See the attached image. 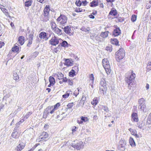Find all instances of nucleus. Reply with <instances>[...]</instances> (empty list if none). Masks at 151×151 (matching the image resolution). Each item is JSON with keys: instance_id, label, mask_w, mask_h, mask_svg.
Instances as JSON below:
<instances>
[{"instance_id": "69168bd1", "label": "nucleus", "mask_w": 151, "mask_h": 151, "mask_svg": "<svg viewBox=\"0 0 151 151\" xmlns=\"http://www.w3.org/2000/svg\"><path fill=\"white\" fill-rule=\"evenodd\" d=\"M88 17L91 19H93L95 18L94 16L92 14H90L88 15Z\"/></svg>"}, {"instance_id": "13d9d810", "label": "nucleus", "mask_w": 151, "mask_h": 151, "mask_svg": "<svg viewBox=\"0 0 151 151\" xmlns=\"http://www.w3.org/2000/svg\"><path fill=\"white\" fill-rule=\"evenodd\" d=\"M103 109L104 110V111L107 112L109 111V110L108 107L106 106H103Z\"/></svg>"}, {"instance_id": "603ef678", "label": "nucleus", "mask_w": 151, "mask_h": 151, "mask_svg": "<svg viewBox=\"0 0 151 151\" xmlns=\"http://www.w3.org/2000/svg\"><path fill=\"white\" fill-rule=\"evenodd\" d=\"M96 38V40L98 42H102L103 41V39L101 38L99 36H97Z\"/></svg>"}, {"instance_id": "412c9836", "label": "nucleus", "mask_w": 151, "mask_h": 151, "mask_svg": "<svg viewBox=\"0 0 151 151\" xmlns=\"http://www.w3.org/2000/svg\"><path fill=\"white\" fill-rule=\"evenodd\" d=\"M110 42L111 43L116 46H119V42L118 40L116 38H111L110 39Z\"/></svg>"}, {"instance_id": "6e6552de", "label": "nucleus", "mask_w": 151, "mask_h": 151, "mask_svg": "<svg viewBox=\"0 0 151 151\" xmlns=\"http://www.w3.org/2000/svg\"><path fill=\"white\" fill-rule=\"evenodd\" d=\"M49 134L47 132H43L37 139L36 141L39 142L42 141H46L47 140Z\"/></svg>"}, {"instance_id": "5701e85b", "label": "nucleus", "mask_w": 151, "mask_h": 151, "mask_svg": "<svg viewBox=\"0 0 151 151\" xmlns=\"http://www.w3.org/2000/svg\"><path fill=\"white\" fill-rule=\"evenodd\" d=\"M25 146V145L24 143L23 144H19L15 148V150L17 151H21L24 148Z\"/></svg>"}, {"instance_id": "0eeeda50", "label": "nucleus", "mask_w": 151, "mask_h": 151, "mask_svg": "<svg viewBox=\"0 0 151 151\" xmlns=\"http://www.w3.org/2000/svg\"><path fill=\"white\" fill-rule=\"evenodd\" d=\"M67 20V18L65 15L61 14L56 20L60 25L64 26L66 23Z\"/></svg>"}, {"instance_id": "c03bdc74", "label": "nucleus", "mask_w": 151, "mask_h": 151, "mask_svg": "<svg viewBox=\"0 0 151 151\" xmlns=\"http://www.w3.org/2000/svg\"><path fill=\"white\" fill-rule=\"evenodd\" d=\"M75 104L74 103H68L67 105V108L68 109H70L72 108L73 106H74Z\"/></svg>"}, {"instance_id": "cd10ccee", "label": "nucleus", "mask_w": 151, "mask_h": 151, "mask_svg": "<svg viewBox=\"0 0 151 151\" xmlns=\"http://www.w3.org/2000/svg\"><path fill=\"white\" fill-rule=\"evenodd\" d=\"M64 31L67 34L70 35L71 33V27H70L67 26L64 28Z\"/></svg>"}, {"instance_id": "7c9ffc66", "label": "nucleus", "mask_w": 151, "mask_h": 151, "mask_svg": "<svg viewBox=\"0 0 151 151\" xmlns=\"http://www.w3.org/2000/svg\"><path fill=\"white\" fill-rule=\"evenodd\" d=\"M98 102L99 101L98 98L95 97L91 101V103L92 104L95 106L98 104Z\"/></svg>"}, {"instance_id": "6ab92c4d", "label": "nucleus", "mask_w": 151, "mask_h": 151, "mask_svg": "<svg viewBox=\"0 0 151 151\" xmlns=\"http://www.w3.org/2000/svg\"><path fill=\"white\" fill-rule=\"evenodd\" d=\"M118 14L117 10L115 8L112 9L110 12L109 15L111 16H116Z\"/></svg>"}, {"instance_id": "4be33fe9", "label": "nucleus", "mask_w": 151, "mask_h": 151, "mask_svg": "<svg viewBox=\"0 0 151 151\" xmlns=\"http://www.w3.org/2000/svg\"><path fill=\"white\" fill-rule=\"evenodd\" d=\"M25 37L22 36H19L18 38L19 43L21 45H22L24 42Z\"/></svg>"}, {"instance_id": "f3484780", "label": "nucleus", "mask_w": 151, "mask_h": 151, "mask_svg": "<svg viewBox=\"0 0 151 151\" xmlns=\"http://www.w3.org/2000/svg\"><path fill=\"white\" fill-rule=\"evenodd\" d=\"M121 33V31L119 27H116L115 29L113 32V35L114 37H116L119 35Z\"/></svg>"}, {"instance_id": "9b49d317", "label": "nucleus", "mask_w": 151, "mask_h": 151, "mask_svg": "<svg viewBox=\"0 0 151 151\" xmlns=\"http://www.w3.org/2000/svg\"><path fill=\"white\" fill-rule=\"evenodd\" d=\"M128 84V88L130 90H134L136 87V84L133 81H125Z\"/></svg>"}, {"instance_id": "a19ab883", "label": "nucleus", "mask_w": 151, "mask_h": 151, "mask_svg": "<svg viewBox=\"0 0 151 151\" xmlns=\"http://www.w3.org/2000/svg\"><path fill=\"white\" fill-rule=\"evenodd\" d=\"M32 113L31 112H27L26 114L24 116V119H28L29 116L32 114Z\"/></svg>"}, {"instance_id": "1a4fd4ad", "label": "nucleus", "mask_w": 151, "mask_h": 151, "mask_svg": "<svg viewBox=\"0 0 151 151\" xmlns=\"http://www.w3.org/2000/svg\"><path fill=\"white\" fill-rule=\"evenodd\" d=\"M138 103L139 104V108L141 111H144V110L146 109V106L145 103V100L143 98H141L139 99Z\"/></svg>"}, {"instance_id": "72a5a7b5", "label": "nucleus", "mask_w": 151, "mask_h": 151, "mask_svg": "<svg viewBox=\"0 0 151 151\" xmlns=\"http://www.w3.org/2000/svg\"><path fill=\"white\" fill-rule=\"evenodd\" d=\"M12 137L14 138H18L19 137L18 132L17 131L13 132L12 134Z\"/></svg>"}, {"instance_id": "864d4df0", "label": "nucleus", "mask_w": 151, "mask_h": 151, "mask_svg": "<svg viewBox=\"0 0 151 151\" xmlns=\"http://www.w3.org/2000/svg\"><path fill=\"white\" fill-rule=\"evenodd\" d=\"M81 3L82 5L83 6H86L88 3V2L86 0H82Z\"/></svg>"}, {"instance_id": "2f4dec72", "label": "nucleus", "mask_w": 151, "mask_h": 151, "mask_svg": "<svg viewBox=\"0 0 151 151\" xmlns=\"http://www.w3.org/2000/svg\"><path fill=\"white\" fill-rule=\"evenodd\" d=\"M1 11L6 16L10 18L11 17L9 13L8 12L7 9L6 8H4L2 9Z\"/></svg>"}, {"instance_id": "7ed1b4c3", "label": "nucleus", "mask_w": 151, "mask_h": 151, "mask_svg": "<svg viewBox=\"0 0 151 151\" xmlns=\"http://www.w3.org/2000/svg\"><path fill=\"white\" fill-rule=\"evenodd\" d=\"M53 76L54 77L57 76L58 79L59 80H62L59 81V83L60 84L66 83L67 81L68 78L66 77H64V75L60 72H57L55 73H54Z\"/></svg>"}, {"instance_id": "f8f14e48", "label": "nucleus", "mask_w": 151, "mask_h": 151, "mask_svg": "<svg viewBox=\"0 0 151 151\" xmlns=\"http://www.w3.org/2000/svg\"><path fill=\"white\" fill-rule=\"evenodd\" d=\"M119 148L120 150L124 151L125 150V146L126 145V142L124 139H121L119 142Z\"/></svg>"}, {"instance_id": "0e129e2a", "label": "nucleus", "mask_w": 151, "mask_h": 151, "mask_svg": "<svg viewBox=\"0 0 151 151\" xmlns=\"http://www.w3.org/2000/svg\"><path fill=\"white\" fill-rule=\"evenodd\" d=\"M76 127L74 126L73 127V129L72 130V132H75L76 131V129H77Z\"/></svg>"}, {"instance_id": "c85d7f7f", "label": "nucleus", "mask_w": 151, "mask_h": 151, "mask_svg": "<svg viewBox=\"0 0 151 151\" xmlns=\"http://www.w3.org/2000/svg\"><path fill=\"white\" fill-rule=\"evenodd\" d=\"M129 142L132 147H135L136 144L133 139L131 137H130L129 139Z\"/></svg>"}, {"instance_id": "bb28decb", "label": "nucleus", "mask_w": 151, "mask_h": 151, "mask_svg": "<svg viewBox=\"0 0 151 151\" xmlns=\"http://www.w3.org/2000/svg\"><path fill=\"white\" fill-rule=\"evenodd\" d=\"M12 51L14 52H16L18 53L19 52V47L14 45V46L12 48Z\"/></svg>"}, {"instance_id": "4468645a", "label": "nucleus", "mask_w": 151, "mask_h": 151, "mask_svg": "<svg viewBox=\"0 0 151 151\" xmlns=\"http://www.w3.org/2000/svg\"><path fill=\"white\" fill-rule=\"evenodd\" d=\"M81 121H79L78 120L77 121V123L79 124H82L83 122H88L89 118L87 117L81 116L80 117Z\"/></svg>"}, {"instance_id": "79ce46f5", "label": "nucleus", "mask_w": 151, "mask_h": 151, "mask_svg": "<svg viewBox=\"0 0 151 151\" xmlns=\"http://www.w3.org/2000/svg\"><path fill=\"white\" fill-rule=\"evenodd\" d=\"M124 19L123 18L121 17H119L116 18V21L117 22H122L124 21Z\"/></svg>"}, {"instance_id": "aec40b11", "label": "nucleus", "mask_w": 151, "mask_h": 151, "mask_svg": "<svg viewBox=\"0 0 151 151\" xmlns=\"http://www.w3.org/2000/svg\"><path fill=\"white\" fill-rule=\"evenodd\" d=\"M129 131L130 132L131 134L134 136L136 138L139 137V135L137 134V132L136 130L130 128L129 129Z\"/></svg>"}, {"instance_id": "c756f323", "label": "nucleus", "mask_w": 151, "mask_h": 151, "mask_svg": "<svg viewBox=\"0 0 151 151\" xmlns=\"http://www.w3.org/2000/svg\"><path fill=\"white\" fill-rule=\"evenodd\" d=\"M33 1H23L24 2V5L26 7H29L31 6L32 4Z\"/></svg>"}, {"instance_id": "473e14b6", "label": "nucleus", "mask_w": 151, "mask_h": 151, "mask_svg": "<svg viewBox=\"0 0 151 151\" xmlns=\"http://www.w3.org/2000/svg\"><path fill=\"white\" fill-rule=\"evenodd\" d=\"M46 34L45 32H41L39 35V37L40 39H44L46 37Z\"/></svg>"}, {"instance_id": "4c0bfd02", "label": "nucleus", "mask_w": 151, "mask_h": 151, "mask_svg": "<svg viewBox=\"0 0 151 151\" xmlns=\"http://www.w3.org/2000/svg\"><path fill=\"white\" fill-rule=\"evenodd\" d=\"M70 91H66L65 94L63 95V97L65 99L68 98L70 96Z\"/></svg>"}, {"instance_id": "b1692460", "label": "nucleus", "mask_w": 151, "mask_h": 151, "mask_svg": "<svg viewBox=\"0 0 151 151\" xmlns=\"http://www.w3.org/2000/svg\"><path fill=\"white\" fill-rule=\"evenodd\" d=\"M52 30L54 32L58 35H60L62 34L61 29H59L57 27Z\"/></svg>"}, {"instance_id": "37998d69", "label": "nucleus", "mask_w": 151, "mask_h": 151, "mask_svg": "<svg viewBox=\"0 0 151 151\" xmlns=\"http://www.w3.org/2000/svg\"><path fill=\"white\" fill-rule=\"evenodd\" d=\"M68 44L67 42L66 41H64L61 44V46L64 47H68Z\"/></svg>"}, {"instance_id": "3c124183", "label": "nucleus", "mask_w": 151, "mask_h": 151, "mask_svg": "<svg viewBox=\"0 0 151 151\" xmlns=\"http://www.w3.org/2000/svg\"><path fill=\"white\" fill-rule=\"evenodd\" d=\"M76 4L78 6H80L82 5L81 1L79 0L78 1H76Z\"/></svg>"}, {"instance_id": "8fccbe9b", "label": "nucleus", "mask_w": 151, "mask_h": 151, "mask_svg": "<svg viewBox=\"0 0 151 151\" xmlns=\"http://www.w3.org/2000/svg\"><path fill=\"white\" fill-rule=\"evenodd\" d=\"M106 50L110 52H111L112 50V46L111 45L107 46L106 47Z\"/></svg>"}, {"instance_id": "49530a36", "label": "nucleus", "mask_w": 151, "mask_h": 151, "mask_svg": "<svg viewBox=\"0 0 151 151\" xmlns=\"http://www.w3.org/2000/svg\"><path fill=\"white\" fill-rule=\"evenodd\" d=\"M68 82V85L69 86H72L73 85V80H70L68 79L67 81Z\"/></svg>"}, {"instance_id": "39448f33", "label": "nucleus", "mask_w": 151, "mask_h": 151, "mask_svg": "<svg viewBox=\"0 0 151 151\" xmlns=\"http://www.w3.org/2000/svg\"><path fill=\"white\" fill-rule=\"evenodd\" d=\"M124 50L122 48L120 49L115 53L116 60L119 62L120 60L122 59L124 57Z\"/></svg>"}, {"instance_id": "9d476101", "label": "nucleus", "mask_w": 151, "mask_h": 151, "mask_svg": "<svg viewBox=\"0 0 151 151\" xmlns=\"http://www.w3.org/2000/svg\"><path fill=\"white\" fill-rule=\"evenodd\" d=\"M59 40H62L60 39H58L56 37L54 36L52 37L51 39L49 40V43L53 46H56L58 45L59 43Z\"/></svg>"}, {"instance_id": "2eb2a0df", "label": "nucleus", "mask_w": 151, "mask_h": 151, "mask_svg": "<svg viewBox=\"0 0 151 151\" xmlns=\"http://www.w3.org/2000/svg\"><path fill=\"white\" fill-rule=\"evenodd\" d=\"M100 90L103 91H106V83L104 81H102L100 82Z\"/></svg>"}, {"instance_id": "a18cd8bd", "label": "nucleus", "mask_w": 151, "mask_h": 151, "mask_svg": "<svg viewBox=\"0 0 151 151\" xmlns=\"http://www.w3.org/2000/svg\"><path fill=\"white\" fill-rule=\"evenodd\" d=\"M13 76L14 79L16 81L18 80L19 78V76L16 73H15L14 74Z\"/></svg>"}, {"instance_id": "20e7f679", "label": "nucleus", "mask_w": 151, "mask_h": 151, "mask_svg": "<svg viewBox=\"0 0 151 151\" xmlns=\"http://www.w3.org/2000/svg\"><path fill=\"white\" fill-rule=\"evenodd\" d=\"M71 146L75 149L80 150L83 148L84 145L82 141L76 140L72 143Z\"/></svg>"}, {"instance_id": "338daca9", "label": "nucleus", "mask_w": 151, "mask_h": 151, "mask_svg": "<svg viewBox=\"0 0 151 151\" xmlns=\"http://www.w3.org/2000/svg\"><path fill=\"white\" fill-rule=\"evenodd\" d=\"M38 1L42 3H44L45 2L46 0H37Z\"/></svg>"}, {"instance_id": "6e6d98bb", "label": "nucleus", "mask_w": 151, "mask_h": 151, "mask_svg": "<svg viewBox=\"0 0 151 151\" xmlns=\"http://www.w3.org/2000/svg\"><path fill=\"white\" fill-rule=\"evenodd\" d=\"M5 45L4 42L2 40L0 39V48H1Z\"/></svg>"}, {"instance_id": "de8ad7c7", "label": "nucleus", "mask_w": 151, "mask_h": 151, "mask_svg": "<svg viewBox=\"0 0 151 151\" xmlns=\"http://www.w3.org/2000/svg\"><path fill=\"white\" fill-rule=\"evenodd\" d=\"M137 16L136 15H132L131 17V20L133 22L135 21L137 19Z\"/></svg>"}, {"instance_id": "bf43d9fd", "label": "nucleus", "mask_w": 151, "mask_h": 151, "mask_svg": "<svg viewBox=\"0 0 151 151\" xmlns=\"http://www.w3.org/2000/svg\"><path fill=\"white\" fill-rule=\"evenodd\" d=\"M32 40H29L27 44V46L28 47H30L31 45L32 44Z\"/></svg>"}, {"instance_id": "4d7b16f0", "label": "nucleus", "mask_w": 151, "mask_h": 151, "mask_svg": "<svg viewBox=\"0 0 151 151\" xmlns=\"http://www.w3.org/2000/svg\"><path fill=\"white\" fill-rule=\"evenodd\" d=\"M34 37L33 34H30L29 35V40H32Z\"/></svg>"}, {"instance_id": "e2e57ef3", "label": "nucleus", "mask_w": 151, "mask_h": 151, "mask_svg": "<svg viewBox=\"0 0 151 151\" xmlns=\"http://www.w3.org/2000/svg\"><path fill=\"white\" fill-rule=\"evenodd\" d=\"M79 90L77 91L75 90L74 93V95L76 96V97L79 94Z\"/></svg>"}, {"instance_id": "dca6fc26", "label": "nucleus", "mask_w": 151, "mask_h": 151, "mask_svg": "<svg viewBox=\"0 0 151 151\" xmlns=\"http://www.w3.org/2000/svg\"><path fill=\"white\" fill-rule=\"evenodd\" d=\"M64 64L67 66H72L73 64V61L71 59H65Z\"/></svg>"}, {"instance_id": "423d86ee", "label": "nucleus", "mask_w": 151, "mask_h": 151, "mask_svg": "<svg viewBox=\"0 0 151 151\" xmlns=\"http://www.w3.org/2000/svg\"><path fill=\"white\" fill-rule=\"evenodd\" d=\"M55 111L53 108V106H49L47 107L45 110L43 115V118L46 119L47 118L48 115L50 113L51 114H53Z\"/></svg>"}, {"instance_id": "393cba45", "label": "nucleus", "mask_w": 151, "mask_h": 151, "mask_svg": "<svg viewBox=\"0 0 151 151\" xmlns=\"http://www.w3.org/2000/svg\"><path fill=\"white\" fill-rule=\"evenodd\" d=\"M109 32L108 31H106L104 32H102L100 35V36L103 39L106 38L109 35Z\"/></svg>"}, {"instance_id": "774afa93", "label": "nucleus", "mask_w": 151, "mask_h": 151, "mask_svg": "<svg viewBox=\"0 0 151 151\" xmlns=\"http://www.w3.org/2000/svg\"><path fill=\"white\" fill-rule=\"evenodd\" d=\"M48 127H49L48 125L47 124H45V125L44 126V128H45V129H47L48 128Z\"/></svg>"}, {"instance_id": "052dcab7", "label": "nucleus", "mask_w": 151, "mask_h": 151, "mask_svg": "<svg viewBox=\"0 0 151 151\" xmlns=\"http://www.w3.org/2000/svg\"><path fill=\"white\" fill-rule=\"evenodd\" d=\"M59 48L58 47L55 48L54 49V50H53L54 52L56 53H58V52H59Z\"/></svg>"}, {"instance_id": "a211bd4d", "label": "nucleus", "mask_w": 151, "mask_h": 151, "mask_svg": "<svg viewBox=\"0 0 151 151\" xmlns=\"http://www.w3.org/2000/svg\"><path fill=\"white\" fill-rule=\"evenodd\" d=\"M99 3V0H93L89 4V6L92 7H96L98 5Z\"/></svg>"}, {"instance_id": "e433bc0d", "label": "nucleus", "mask_w": 151, "mask_h": 151, "mask_svg": "<svg viewBox=\"0 0 151 151\" xmlns=\"http://www.w3.org/2000/svg\"><path fill=\"white\" fill-rule=\"evenodd\" d=\"M50 25L52 30L57 27L55 23L54 22H50Z\"/></svg>"}, {"instance_id": "58836bf2", "label": "nucleus", "mask_w": 151, "mask_h": 151, "mask_svg": "<svg viewBox=\"0 0 151 151\" xmlns=\"http://www.w3.org/2000/svg\"><path fill=\"white\" fill-rule=\"evenodd\" d=\"M75 11L77 12H85V10L82 9L81 8H76L75 10Z\"/></svg>"}, {"instance_id": "ea45409f", "label": "nucleus", "mask_w": 151, "mask_h": 151, "mask_svg": "<svg viewBox=\"0 0 151 151\" xmlns=\"http://www.w3.org/2000/svg\"><path fill=\"white\" fill-rule=\"evenodd\" d=\"M60 106V103H58L54 106H53V108L55 111V110L58 109Z\"/></svg>"}, {"instance_id": "680f3d73", "label": "nucleus", "mask_w": 151, "mask_h": 151, "mask_svg": "<svg viewBox=\"0 0 151 151\" xmlns=\"http://www.w3.org/2000/svg\"><path fill=\"white\" fill-rule=\"evenodd\" d=\"M99 2H100V4H99V7L101 8H104V5L103 3L102 2L101 3L100 1Z\"/></svg>"}, {"instance_id": "c9c22d12", "label": "nucleus", "mask_w": 151, "mask_h": 151, "mask_svg": "<svg viewBox=\"0 0 151 151\" xmlns=\"http://www.w3.org/2000/svg\"><path fill=\"white\" fill-rule=\"evenodd\" d=\"M76 75V72L75 70L73 69H72L69 73V76L71 77H73Z\"/></svg>"}, {"instance_id": "f704fd0d", "label": "nucleus", "mask_w": 151, "mask_h": 151, "mask_svg": "<svg viewBox=\"0 0 151 151\" xmlns=\"http://www.w3.org/2000/svg\"><path fill=\"white\" fill-rule=\"evenodd\" d=\"M49 81L50 83H52V85H54L55 83V81L54 78L52 76H50L49 77Z\"/></svg>"}, {"instance_id": "5fc2aeb1", "label": "nucleus", "mask_w": 151, "mask_h": 151, "mask_svg": "<svg viewBox=\"0 0 151 151\" xmlns=\"http://www.w3.org/2000/svg\"><path fill=\"white\" fill-rule=\"evenodd\" d=\"M147 122L150 124H151V113L149 115L147 119Z\"/></svg>"}, {"instance_id": "ddd939ff", "label": "nucleus", "mask_w": 151, "mask_h": 151, "mask_svg": "<svg viewBox=\"0 0 151 151\" xmlns=\"http://www.w3.org/2000/svg\"><path fill=\"white\" fill-rule=\"evenodd\" d=\"M50 10V7L49 5H46L44 9V15L45 17H47L49 15V12Z\"/></svg>"}, {"instance_id": "a878e982", "label": "nucleus", "mask_w": 151, "mask_h": 151, "mask_svg": "<svg viewBox=\"0 0 151 151\" xmlns=\"http://www.w3.org/2000/svg\"><path fill=\"white\" fill-rule=\"evenodd\" d=\"M132 118L133 119L134 122H137L139 120L138 117V115L136 113H133L131 115Z\"/></svg>"}, {"instance_id": "09e8293b", "label": "nucleus", "mask_w": 151, "mask_h": 151, "mask_svg": "<svg viewBox=\"0 0 151 151\" xmlns=\"http://www.w3.org/2000/svg\"><path fill=\"white\" fill-rule=\"evenodd\" d=\"M89 78L90 80L91 81L92 83H93L94 81V76L93 74H91L89 75Z\"/></svg>"}, {"instance_id": "f257e3e1", "label": "nucleus", "mask_w": 151, "mask_h": 151, "mask_svg": "<svg viewBox=\"0 0 151 151\" xmlns=\"http://www.w3.org/2000/svg\"><path fill=\"white\" fill-rule=\"evenodd\" d=\"M125 81H133L136 77V74L133 70H130L126 73L125 75Z\"/></svg>"}, {"instance_id": "f03ea898", "label": "nucleus", "mask_w": 151, "mask_h": 151, "mask_svg": "<svg viewBox=\"0 0 151 151\" xmlns=\"http://www.w3.org/2000/svg\"><path fill=\"white\" fill-rule=\"evenodd\" d=\"M102 64L107 74H109L111 72V67L109 62L106 58H104L102 61Z\"/></svg>"}]
</instances>
